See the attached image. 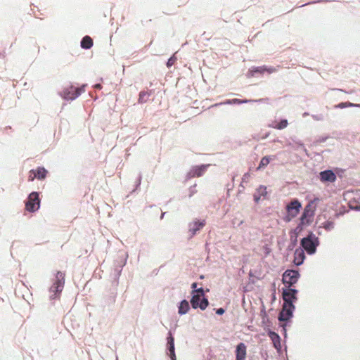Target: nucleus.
<instances>
[{
  "label": "nucleus",
  "instance_id": "20",
  "mask_svg": "<svg viewBox=\"0 0 360 360\" xmlns=\"http://www.w3.org/2000/svg\"><path fill=\"white\" fill-rule=\"evenodd\" d=\"M257 194H255L254 195V198H255V200L256 202H258V200L260 199V198L262 196L264 197L267 194V191H266V187L264 186H260L257 189Z\"/></svg>",
  "mask_w": 360,
  "mask_h": 360
},
{
  "label": "nucleus",
  "instance_id": "21",
  "mask_svg": "<svg viewBox=\"0 0 360 360\" xmlns=\"http://www.w3.org/2000/svg\"><path fill=\"white\" fill-rule=\"evenodd\" d=\"M93 46V40L89 36H85L82 41L81 46L83 49H89Z\"/></svg>",
  "mask_w": 360,
  "mask_h": 360
},
{
  "label": "nucleus",
  "instance_id": "30",
  "mask_svg": "<svg viewBox=\"0 0 360 360\" xmlns=\"http://www.w3.org/2000/svg\"><path fill=\"white\" fill-rule=\"evenodd\" d=\"M175 60H176V58H172H172H170L168 60L167 63V66L168 68H169V67L172 66V65L174 64Z\"/></svg>",
  "mask_w": 360,
  "mask_h": 360
},
{
  "label": "nucleus",
  "instance_id": "3",
  "mask_svg": "<svg viewBox=\"0 0 360 360\" xmlns=\"http://www.w3.org/2000/svg\"><path fill=\"white\" fill-rule=\"evenodd\" d=\"M40 206V200L37 192L31 193L25 202V210L30 212L37 211Z\"/></svg>",
  "mask_w": 360,
  "mask_h": 360
},
{
  "label": "nucleus",
  "instance_id": "2",
  "mask_svg": "<svg viewBox=\"0 0 360 360\" xmlns=\"http://www.w3.org/2000/svg\"><path fill=\"white\" fill-rule=\"evenodd\" d=\"M301 207V203L298 200H294L287 205V215L284 218L285 221H290L295 217L300 212Z\"/></svg>",
  "mask_w": 360,
  "mask_h": 360
},
{
  "label": "nucleus",
  "instance_id": "17",
  "mask_svg": "<svg viewBox=\"0 0 360 360\" xmlns=\"http://www.w3.org/2000/svg\"><path fill=\"white\" fill-rule=\"evenodd\" d=\"M305 259L304 250L301 248L296 249L294 253V263L297 265H301Z\"/></svg>",
  "mask_w": 360,
  "mask_h": 360
},
{
  "label": "nucleus",
  "instance_id": "26",
  "mask_svg": "<svg viewBox=\"0 0 360 360\" xmlns=\"http://www.w3.org/2000/svg\"><path fill=\"white\" fill-rule=\"evenodd\" d=\"M270 162V160H269V158L267 157V156H265V157H263L259 162V166L257 167V170H259L264 167H265L266 166H267L269 165Z\"/></svg>",
  "mask_w": 360,
  "mask_h": 360
},
{
  "label": "nucleus",
  "instance_id": "32",
  "mask_svg": "<svg viewBox=\"0 0 360 360\" xmlns=\"http://www.w3.org/2000/svg\"><path fill=\"white\" fill-rule=\"evenodd\" d=\"M224 309L223 308H219L217 309L216 313L218 315H222L224 313Z\"/></svg>",
  "mask_w": 360,
  "mask_h": 360
},
{
  "label": "nucleus",
  "instance_id": "34",
  "mask_svg": "<svg viewBox=\"0 0 360 360\" xmlns=\"http://www.w3.org/2000/svg\"><path fill=\"white\" fill-rule=\"evenodd\" d=\"M95 88L100 89V88H101V84H98L95 85Z\"/></svg>",
  "mask_w": 360,
  "mask_h": 360
},
{
  "label": "nucleus",
  "instance_id": "18",
  "mask_svg": "<svg viewBox=\"0 0 360 360\" xmlns=\"http://www.w3.org/2000/svg\"><path fill=\"white\" fill-rule=\"evenodd\" d=\"M205 225V220L199 221L198 220L189 224V231L191 232V236H194L198 231L202 229Z\"/></svg>",
  "mask_w": 360,
  "mask_h": 360
},
{
  "label": "nucleus",
  "instance_id": "1",
  "mask_svg": "<svg viewBox=\"0 0 360 360\" xmlns=\"http://www.w3.org/2000/svg\"><path fill=\"white\" fill-rule=\"evenodd\" d=\"M65 277V273L62 271L57 272L55 280L49 289V297L51 300H54L60 297L64 288Z\"/></svg>",
  "mask_w": 360,
  "mask_h": 360
},
{
  "label": "nucleus",
  "instance_id": "24",
  "mask_svg": "<svg viewBox=\"0 0 360 360\" xmlns=\"http://www.w3.org/2000/svg\"><path fill=\"white\" fill-rule=\"evenodd\" d=\"M288 124L287 120H282L279 122L275 123L274 124H272V127L276 129H283L285 127H287Z\"/></svg>",
  "mask_w": 360,
  "mask_h": 360
},
{
  "label": "nucleus",
  "instance_id": "33",
  "mask_svg": "<svg viewBox=\"0 0 360 360\" xmlns=\"http://www.w3.org/2000/svg\"><path fill=\"white\" fill-rule=\"evenodd\" d=\"M196 287H197V283H193L192 284V285H191V288H192L193 289H194V290H196V289H195V288H196Z\"/></svg>",
  "mask_w": 360,
  "mask_h": 360
},
{
  "label": "nucleus",
  "instance_id": "13",
  "mask_svg": "<svg viewBox=\"0 0 360 360\" xmlns=\"http://www.w3.org/2000/svg\"><path fill=\"white\" fill-rule=\"evenodd\" d=\"M276 71V69L270 67L266 68L265 66H261V67H255L250 70V73L251 76H255V74H264L265 72L268 73H272Z\"/></svg>",
  "mask_w": 360,
  "mask_h": 360
},
{
  "label": "nucleus",
  "instance_id": "7",
  "mask_svg": "<svg viewBox=\"0 0 360 360\" xmlns=\"http://www.w3.org/2000/svg\"><path fill=\"white\" fill-rule=\"evenodd\" d=\"M313 238H314V236L313 234H310L301 240V245L309 254H312L316 251V245L315 244Z\"/></svg>",
  "mask_w": 360,
  "mask_h": 360
},
{
  "label": "nucleus",
  "instance_id": "6",
  "mask_svg": "<svg viewBox=\"0 0 360 360\" xmlns=\"http://www.w3.org/2000/svg\"><path fill=\"white\" fill-rule=\"evenodd\" d=\"M48 171L44 168L39 167L35 169H31L28 174V181H32L35 179L43 180L46 178Z\"/></svg>",
  "mask_w": 360,
  "mask_h": 360
},
{
  "label": "nucleus",
  "instance_id": "27",
  "mask_svg": "<svg viewBox=\"0 0 360 360\" xmlns=\"http://www.w3.org/2000/svg\"><path fill=\"white\" fill-rule=\"evenodd\" d=\"M335 223L332 221H326L322 224V227L326 231H331L334 229Z\"/></svg>",
  "mask_w": 360,
  "mask_h": 360
},
{
  "label": "nucleus",
  "instance_id": "11",
  "mask_svg": "<svg viewBox=\"0 0 360 360\" xmlns=\"http://www.w3.org/2000/svg\"><path fill=\"white\" fill-rule=\"evenodd\" d=\"M336 179L335 174L330 169L321 172L319 174V179L322 183H333Z\"/></svg>",
  "mask_w": 360,
  "mask_h": 360
},
{
  "label": "nucleus",
  "instance_id": "28",
  "mask_svg": "<svg viewBox=\"0 0 360 360\" xmlns=\"http://www.w3.org/2000/svg\"><path fill=\"white\" fill-rule=\"evenodd\" d=\"M269 336L272 339L274 346L276 347V340L279 342V336L274 332H270Z\"/></svg>",
  "mask_w": 360,
  "mask_h": 360
},
{
  "label": "nucleus",
  "instance_id": "29",
  "mask_svg": "<svg viewBox=\"0 0 360 360\" xmlns=\"http://www.w3.org/2000/svg\"><path fill=\"white\" fill-rule=\"evenodd\" d=\"M193 295L195 294V295H199L200 297L204 296V290L202 288H200L196 290H193Z\"/></svg>",
  "mask_w": 360,
  "mask_h": 360
},
{
  "label": "nucleus",
  "instance_id": "25",
  "mask_svg": "<svg viewBox=\"0 0 360 360\" xmlns=\"http://www.w3.org/2000/svg\"><path fill=\"white\" fill-rule=\"evenodd\" d=\"M347 107H359V108H360V104H354V103H352L350 102H342L335 105V108H347Z\"/></svg>",
  "mask_w": 360,
  "mask_h": 360
},
{
  "label": "nucleus",
  "instance_id": "12",
  "mask_svg": "<svg viewBox=\"0 0 360 360\" xmlns=\"http://www.w3.org/2000/svg\"><path fill=\"white\" fill-rule=\"evenodd\" d=\"M208 167L209 165L195 166L191 169V170L188 173V176L190 178L200 177L205 172Z\"/></svg>",
  "mask_w": 360,
  "mask_h": 360
},
{
  "label": "nucleus",
  "instance_id": "14",
  "mask_svg": "<svg viewBox=\"0 0 360 360\" xmlns=\"http://www.w3.org/2000/svg\"><path fill=\"white\" fill-rule=\"evenodd\" d=\"M310 205H308L305 207L304 210L302 214V217L300 218L301 224L302 225L309 224L311 221V219H309L308 218H311L314 215V211L310 210Z\"/></svg>",
  "mask_w": 360,
  "mask_h": 360
},
{
  "label": "nucleus",
  "instance_id": "5",
  "mask_svg": "<svg viewBox=\"0 0 360 360\" xmlns=\"http://www.w3.org/2000/svg\"><path fill=\"white\" fill-rule=\"evenodd\" d=\"M84 85L81 87L71 86L64 91V98L67 100L75 99L84 91Z\"/></svg>",
  "mask_w": 360,
  "mask_h": 360
},
{
  "label": "nucleus",
  "instance_id": "31",
  "mask_svg": "<svg viewBox=\"0 0 360 360\" xmlns=\"http://www.w3.org/2000/svg\"><path fill=\"white\" fill-rule=\"evenodd\" d=\"M250 178V174L249 173H245L242 178V181L248 182Z\"/></svg>",
  "mask_w": 360,
  "mask_h": 360
},
{
  "label": "nucleus",
  "instance_id": "10",
  "mask_svg": "<svg viewBox=\"0 0 360 360\" xmlns=\"http://www.w3.org/2000/svg\"><path fill=\"white\" fill-rule=\"evenodd\" d=\"M297 290L295 289L288 288L283 291V304H293V302L297 300L296 295Z\"/></svg>",
  "mask_w": 360,
  "mask_h": 360
},
{
  "label": "nucleus",
  "instance_id": "16",
  "mask_svg": "<svg viewBox=\"0 0 360 360\" xmlns=\"http://www.w3.org/2000/svg\"><path fill=\"white\" fill-rule=\"evenodd\" d=\"M167 346L169 355L171 359L176 360V355L174 352V338L172 337L171 333H169V337L167 338Z\"/></svg>",
  "mask_w": 360,
  "mask_h": 360
},
{
  "label": "nucleus",
  "instance_id": "4",
  "mask_svg": "<svg viewBox=\"0 0 360 360\" xmlns=\"http://www.w3.org/2000/svg\"><path fill=\"white\" fill-rule=\"evenodd\" d=\"M300 277V274L296 270H286L283 274V283L288 287L295 284Z\"/></svg>",
  "mask_w": 360,
  "mask_h": 360
},
{
  "label": "nucleus",
  "instance_id": "22",
  "mask_svg": "<svg viewBox=\"0 0 360 360\" xmlns=\"http://www.w3.org/2000/svg\"><path fill=\"white\" fill-rule=\"evenodd\" d=\"M189 304L186 300H183L181 302L180 305L179 307V314H185L189 310Z\"/></svg>",
  "mask_w": 360,
  "mask_h": 360
},
{
  "label": "nucleus",
  "instance_id": "15",
  "mask_svg": "<svg viewBox=\"0 0 360 360\" xmlns=\"http://www.w3.org/2000/svg\"><path fill=\"white\" fill-rule=\"evenodd\" d=\"M246 346L244 343L240 342L236 347V360H245L246 358Z\"/></svg>",
  "mask_w": 360,
  "mask_h": 360
},
{
  "label": "nucleus",
  "instance_id": "8",
  "mask_svg": "<svg viewBox=\"0 0 360 360\" xmlns=\"http://www.w3.org/2000/svg\"><path fill=\"white\" fill-rule=\"evenodd\" d=\"M294 309L295 306L293 305V304H283L282 310L279 314V321H288L292 316V311Z\"/></svg>",
  "mask_w": 360,
  "mask_h": 360
},
{
  "label": "nucleus",
  "instance_id": "19",
  "mask_svg": "<svg viewBox=\"0 0 360 360\" xmlns=\"http://www.w3.org/2000/svg\"><path fill=\"white\" fill-rule=\"evenodd\" d=\"M151 95V91H141L139 95L138 103H146Z\"/></svg>",
  "mask_w": 360,
  "mask_h": 360
},
{
  "label": "nucleus",
  "instance_id": "9",
  "mask_svg": "<svg viewBox=\"0 0 360 360\" xmlns=\"http://www.w3.org/2000/svg\"><path fill=\"white\" fill-rule=\"evenodd\" d=\"M201 297L199 295H195V294L193 295V297L191 300V304L192 307L194 309L200 308L202 310H205L209 304V302L207 299L202 298L200 299Z\"/></svg>",
  "mask_w": 360,
  "mask_h": 360
},
{
  "label": "nucleus",
  "instance_id": "23",
  "mask_svg": "<svg viewBox=\"0 0 360 360\" xmlns=\"http://www.w3.org/2000/svg\"><path fill=\"white\" fill-rule=\"evenodd\" d=\"M248 100H240L238 98H233L232 100H226L224 103H220L219 104H215L214 105H219L222 104H241V103H245L249 102Z\"/></svg>",
  "mask_w": 360,
  "mask_h": 360
}]
</instances>
